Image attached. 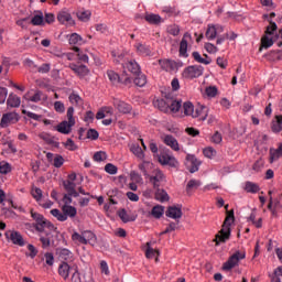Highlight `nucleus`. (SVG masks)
<instances>
[{
    "label": "nucleus",
    "instance_id": "20",
    "mask_svg": "<svg viewBox=\"0 0 282 282\" xmlns=\"http://www.w3.org/2000/svg\"><path fill=\"white\" fill-rule=\"evenodd\" d=\"M117 215L123 224H129V221H135L138 219L137 215L127 213L124 208L118 210Z\"/></svg>",
    "mask_w": 282,
    "mask_h": 282
},
{
    "label": "nucleus",
    "instance_id": "30",
    "mask_svg": "<svg viewBox=\"0 0 282 282\" xmlns=\"http://www.w3.org/2000/svg\"><path fill=\"white\" fill-rule=\"evenodd\" d=\"M199 186H202V181L195 178L189 180L186 185L187 195H193V191H197Z\"/></svg>",
    "mask_w": 282,
    "mask_h": 282
},
{
    "label": "nucleus",
    "instance_id": "40",
    "mask_svg": "<svg viewBox=\"0 0 282 282\" xmlns=\"http://www.w3.org/2000/svg\"><path fill=\"white\" fill-rule=\"evenodd\" d=\"M151 215L152 217H154V219H161V217L164 215V206L162 205L154 206L151 210Z\"/></svg>",
    "mask_w": 282,
    "mask_h": 282
},
{
    "label": "nucleus",
    "instance_id": "62",
    "mask_svg": "<svg viewBox=\"0 0 282 282\" xmlns=\"http://www.w3.org/2000/svg\"><path fill=\"white\" fill-rule=\"evenodd\" d=\"M270 25L267 26L265 34L272 35L274 32H276V22H273L272 20H269Z\"/></svg>",
    "mask_w": 282,
    "mask_h": 282
},
{
    "label": "nucleus",
    "instance_id": "47",
    "mask_svg": "<svg viewBox=\"0 0 282 282\" xmlns=\"http://www.w3.org/2000/svg\"><path fill=\"white\" fill-rule=\"evenodd\" d=\"M31 195H32L33 199L40 202L41 199H43V189H41L39 187H32Z\"/></svg>",
    "mask_w": 282,
    "mask_h": 282
},
{
    "label": "nucleus",
    "instance_id": "8",
    "mask_svg": "<svg viewBox=\"0 0 282 282\" xmlns=\"http://www.w3.org/2000/svg\"><path fill=\"white\" fill-rule=\"evenodd\" d=\"M112 105L119 113L127 115V113H131V111H133V107L130 104H128L127 101H122L118 98L113 99Z\"/></svg>",
    "mask_w": 282,
    "mask_h": 282
},
{
    "label": "nucleus",
    "instance_id": "43",
    "mask_svg": "<svg viewBox=\"0 0 282 282\" xmlns=\"http://www.w3.org/2000/svg\"><path fill=\"white\" fill-rule=\"evenodd\" d=\"M145 257L147 259H153V257H160V250L151 248V242H147Z\"/></svg>",
    "mask_w": 282,
    "mask_h": 282
},
{
    "label": "nucleus",
    "instance_id": "24",
    "mask_svg": "<svg viewBox=\"0 0 282 282\" xmlns=\"http://www.w3.org/2000/svg\"><path fill=\"white\" fill-rule=\"evenodd\" d=\"M56 254L63 261H72L74 259V253L69 251L67 248H58L56 249Z\"/></svg>",
    "mask_w": 282,
    "mask_h": 282
},
{
    "label": "nucleus",
    "instance_id": "61",
    "mask_svg": "<svg viewBox=\"0 0 282 282\" xmlns=\"http://www.w3.org/2000/svg\"><path fill=\"white\" fill-rule=\"evenodd\" d=\"M130 180L135 184H140L142 182V175L135 171L130 172Z\"/></svg>",
    "mask_w": 282,
    "mask_h": 282
},
{
    "label": "nucleus",
    "instance_id": "29",
    "mask_svg": "<svg viewBox=\"0 0 282 282\" xmlns=\"http://www.w3.org/2000/svg\"><path fill=\"white\" fill-rule=\"evenodd\" d=\"M164 144L171 147L173 151H180V143L177 142V139L171 134L165 135Z\"/></svg>",
    "mask_w": 282,
    "mask_h": 282
},
{
    "label": "nucleus",
    "instance_id": "6",
    "mask_svg": "<svg viewBox=\"0 0 282 282\" xmlns=\"http://www.w3.org/2000/svg\"><path fill=\"white\" fill-rule=\"evenodd\" d=\"M159 162L162 166H171V169H177L180 166L177 159L166 152H161L159 154Z\"/></svg>",
    "mask_w": 282,
    "mask_h": 282
},
{
    "label": "nucleus",
    "instance_id": "63",
    "mask_svg": "<svg viewBox=\"0 0 282 282\" xmlns=\"http://www.w3.org/2000/svg\"><path fill=\"white\" fill-rule=\"evenodd\" d=\"M99 135L100 134L98 133V130H96V129H89L87 131V139L88 140H98Z\"/></svg>",
    "mask_w": 282,
    "mask_h": 282
},
{
    "label": "nucleus",
    "instance_id": "39",
    "mask_svg": "<svg viewBox=\"0 0 282 282\" xmlns=\"http://www.w3.org/2000/svg\"><path fill=\"white\" fill-rule=\"evenodd\" d=\"M192 56H193L194 61H196V63H200L202 65H210V63H213V61L210 58L206 59V58L202 57V54H199V52H197V51H194L192 53Z\"/></svg>",
    "mask_w": 282,
    "mask_h": 282
},
{
    "label": "nucleus",
    "instance_id": "37",
    "mask_svg": "<svg viewBox=\"0 0 282 282\" xmlns=\"http://www.w3.org/2000/svg\"><path fill=\"white\" fill-rule=\"evenodd\" d=\"M275 122L272 123L271 129L273 133H281L282 131V115L275 116Z\"/></svg>",
    "mask_w": 282,
    "mask_h": 282
},
{
    "label": "nucleus",
    "instance_id": "55",
    "mask_svg": "<svg viewBox=\"0 0 282 282\" xmlns=\"http://www.w3.org/2000/svg\"><path fill=\"white\" fill-rule=\"evenodd\" d=\"M105 171L109 175H116L118 173V166H116L113 163H108L105 165Z\"/></svg>",
    "mask_w": 282,
    "mask_h": 282
},
{
    "label": "nucleus",
    "instance_id": "9",
    "mask_svg": "<svg viewBox=\"0 0 282 282\" xmlns=\"http://www.w3.org/2000/svg\"><path fill=\"white\" fill-rule=\"evenodd\" d=\"M186 160L187 171H189V173H197V171H199V166H202V161H199L197 156L193 154H187Z\"/></svg>",
    "mask_w": 282,
    "mask_h": 282
},
{
    "label": "nucleus",
    "instance_id": "33",
    "mask_svg": "<svg viewBox=\"0 0 282 282\" xmlns=\"http://www.w3.org/2000/svg\"><path fill=\"white\" fill-rule=\"evenodd\" d=\"M107 76L112 85H120L122 83V77L115 70H107Z\"/></svg>",
    "mask_w": 282,
    "mask_h": 282
},
{
    "label": "nucleus",
    "instance_id": "57",
    "mask_svg": "<svg viewBox=\"0 0 282 282\" xmlns=\"http://www.w3.org/2000/svg\"><path fill=\"white\" fill-rule=\"evenodd\" d=\"M218 91L217 86H209L205 89V94L208 96V98H215Z\"/></svg>",
    "mask_w": 282,
    "mask_h": 282
},
{
    "label": "nucleus",
    "instance_id": "35",
    "mask_svg": "<svg viewBox=\"0 0 282 282\" xmlns=\"http://www.w3.org/2000/svg\"><path fill=\"white\" fill-rule=\"evenodd\" d=\"M130 151L138 158L139 160H144V151L140 147V144H132Z\"/></svg>",
    "mask_w": 282,
    "mask_h": 282
},
{
    "label": "nucleus",
    "instance_id": "18",
    "mask_svg": "<svg viewBox=\"0 0 282 282\" xmlns=\"http://www.w3.org/2000/svg\"><path fill=\"white\" fill-rule=\"evenodd\" d=\"M186 39H191L189 33H185L181 43H180V56L183 58H188V41Z\"/></svg>",
    "mask_w": 282,
    "mask_h": 282
},
{
    "label": "nucleus",
    "instance_id": "48",
    "mask_svg": "<svg viewBox=\"0 0 282 282\" xmlns=\"http://www.w3.org/2000/svg\"><path fill=\"white\" fill-rule=\"evenodd\" d=\"M245 188H246L247 193H259V191H261L259 185L256 183H252V182H247Z\"/></svg>",
    "mask_w": 282,
    "mask_h": 282
},
{
    "label": "nucleus",
    "instance_id": "3",
    "mask_svg": "<svg viewBox=\"0 0 282 282\" xmlns=\"http://www.w3.org/2000/svg\"><path fill=\"white\" fill-rule=\"evenodd\" d=\"M242 259H246V251H236L223 264L221 270H224L225 272H230L232 268H237V265H239V262L242 261Z\"/></svg>",
    "mask_w": 282,
    "mask_h": 282
},
{
    "label": "nucleus",
    "instance_id": "23",
    "mask_svg": "<svg viewBox=\"0 0 282 282\" xmlns=\"http://www.w3.org/2000/svg\"><path fill=\"white\" fill-rule=\"evenodd\" d=\"M269 155L271 164L276 162V160H280V158H282V142L278 144V149L270 148Z\"/></svg>",
    "mask_w": 282,
    "mask_h": 282
},
{
    "label": "nucleus",
    "instance_id": "22",
    "mask_svg": "<svg viewBox=\"0 0 282 282\" xmlns=\"http://www.w3.org/2000/svg\"><path fill=\"white\" fill-rule=\"evenodd\" d=\"M159 65L165 72H173L177 68V63L173 59H159Z\"/></svg>",
    "mask_w": 282,
    "mask_h": 282
},
{
    "label": "nucleus",
    "instance_id": "51",
    "mask_svg": "<svg viewBox=\"0 0 282 282\" xmlns=\"http://www.w3.org/2000/svg\"><path fill=\"white\" fill-rule=\"evenodd\" d=\"M76 14L79 21L87 22L91 19V11H78Z\"/></svg>",
    "mask_w": 282,
    "mask_h": 282
},
{
    "label": "nucleus",
    "instance_id": "36",
    "mask_svg": "<svg viewBox=\"0 0 282 282\" xmlns=\"http://www.w3.org/2000/svg\"><path fill=\"white\" fill-rule=\"evenodd\" d=\"M180 109H182V100H172L169 104V112L171 111V113H177L180 112Z\"/></svg>",
    "mask_w": 282,
    "mask_h": 282
},
{
    "label": "nucleus",
    "instance_id": "54",
    "mask_svg": "<svg viewBox=\"0 0 282 282\" xmlns=\"http://www.w3.org/2000/svg\"><path fill=\"white\" fill-rule=\"evenodd\" d=\"M28 250L29 253H25V257H30V259H35L36 254H39V250L36 249V247H34V245H28Z\"/></svg>",
    "mask_w": 282,
    "mask_h": 282
},
{
    "label": "nucleus",
    "instance_id": "41",
    "mask_svg": "<svg viewBox=\"0 0 282 282\" xmlns=\"http://www.w3.org/2000/svg\"><path fill=\"white\" fill-rule=\"evenodd\" d=\"M82 234L84 235V239L86 241V246L87 243H96V234H94L91 230H84L82 231Z\"/></svg>",
    "mask_w": 282,
    "mask_h": 282
},
{
    "label": "nucleus",
    "instance_id": "28",
    "mask_svg": "<svg viewBox=\"0 0 282 282\" xmlns=\"http://www.w3.org/2000/svg\"><path fill=\"white\" fill-rule=\"evenodd\" d=\"M169 104H170L169 97H166V100L165 99H156L154 101V107H158V109L160 111H162L163 113H169Z\"/></svg>",
    "mask_w": 282,
    "mask_h": 282
},
{
    "label": "nucleus",
    "instance_id": "50",
    "mask_svg": "<svg viewBox=\"0 0 282 282\" xmlns=\"http://www.w3.org/2000/svg\"><path fill=\"white\" fill-rule=\"evenodd\" d=\"M111 56L115 57L113 63H116L117 65H122V63H127L124 59V53L117 54L116 51H112Z\"/></svg>",
    "mask_w": 282,
    "mask_h": 282
},
{
    "label": "nucleus",
    "instance_id": "31",
    "mask_svg": "<svg viewBox=\"0 0 282 282\" xmlns=\"http://www.w3.org/2000/svg\"><path fill=\"white\" fill-rule=\"evenodd\" d=\"M144 19L150 25H160L162 23V17L160 14L147 13Z\"/></svg>",
    "mask_w": 282,
    "mask_h": 282
},
{
    "label": "nucleus",
    "instance_id": "21",
    "mask_svg": "<svg viewBox=\"0 0 282 282\" xmlns=\"http://www.w3.org/2000/svg\"><path fill=\"white\" fill-rule=\"evenodd\" d=\"M74 126L75 123L69 121H62L56 126V131H58V133H63L64 135H69V133H72V127Z\"/></svg>",
    "mask_w": 282,
    "mask_h": 282
},
{
    "label": "nucleus",
    "instance_id": "32",
    "mask_svg": "<svg viewBox=\"0 0 282 282\" xmlns=\"http://www.w3.org/2000/svg\"><path fill=\"white\" fill-rule=\"evenodd\" d=\"M154 197L158 202L164 203V202H169L170 197H169V193H166V191L162 189V188H156V192L154 194Z\"/></svg>",
    "mask_w": 282,
    "mask_h": 282
},
{
    "label": "nucleus",
    "instance_id": "15",
    "mask_svg": "<svg viewBox=\"0 0 282 282\" xmlns=\"http://www.w3.org/2000/svg\"><path fill=\"white\" fill-rule=\"evenodd\" d=\"M217 30L224 32V26H216L215 24H209L207 26L205 36L208 41H215L217 39Z\"/></svg>",
    "mask_w": 282,
    "mask_h": 282
},
{
    "label": "nucleus",
    "instance_id": "52",
    "mask_svg": "<svg viewBox=\"0 0 282 282\" xmlns=\"http://www.w3.org/2000/svg\"><path fill=\"white\" fill-rule=\"evenodd\" d=\"M80 41H83V37L78 33H72L68 39L69 45H78Z\"/></svg>",
    "mask_w": 282,
    "mask_h": 282
},
{
    "label": "nucleus",
    "instance_id": "25",
    "mask_svg": "<svg viewBox=\"0 0 282 282\" xmlns=\"http://www.w3.org/2000/svg\"><path fill=\"white\" fill-rule=\"evenodd\" d=\"M69 272H72V268L67 262H62L58 267V274L64 279V281H67L69 279Z\"/></svg>",
    "mask_w": 282,
    "mask_h": 282
},
{
    "label": "nucleus",
    "instance_id": "53",
    "mask_svg": "<svg viewBox=\"0 0 282 282\" xmlns=\"http://www.w3.org/2000/svg\"><path fill=\"white\" fill-rule=\"evenodd\" d=\"M178 225L180 224L171 221L169 226L165 228V230L160 234V237H162V235H169V232H174V230H177Z\"/></svg>",
    "mask_w": 282,
    "mask_h": 282
},
{
    "label": "nucleus",
    "instance_id": "45",
    "mask_svg": "<svg viewBox=\"0 0 282 282\" xmlns=\"http://www.w3.org/2000/svg\"><path fill=\"white\" fill-rule=\"evenodd\" d=\"M12 172V165L10 163L2 161L0 162V173L1 175H8V173Z\"/></svg>",
    "mask_w": 282,
    "mask_h": 282
},
{
    "label": "nucleus",
    "instance_id": "13",
    "mask_svg": "<svg viewBox=\"0 0 282 282\" xmlns=\"http://www.w3.org/2000/svg\"><path fill=\"white\" fill-rule=\"evenodd\" d=\"M34 228L37 232H45V228H54V224L47 221L45 216H42L37 220H35Z\"/></svg>",
    "mask_w": 282,
    "mask_h": 282
},
{
    "label": "nucleus",
    "instance_id": "19",
    "mask_svg": "<svg viewBox=\"0 0 282 282\" xmlns=\"http://www.w3.org/2000/svg\"><path fill=\"white\" fill-rule=\"evenodd\" d=\"M192 118H198V120L204 121L208 118V108L206 106H198L194 110Z\"/></svg>",
    "mask_w": 282,
    "mask_h": 282
},
{
    "label": "nucleus",
    "instance_id": "60",
    "mask_svg": "<svg viewBox=\"0 0 282 282\" xmlns=\"http://www.w3.org/2000/svg\"><path fill=\"white\" fill-rule=\"evenodd\" d=\"M162 12L167 14V17H175V14H177V9L175 7H164Z\"/></svg>",
    "mask_w": 282,
    "mask_h": 282
},
{
    "label": "nucleus",
    "instance_id": "17",
    "mask_svg": "<svg viewBox=\"0 0 282 282\" xmlns=\"http://www.w3.org/2000/svg\"><path fill=\"white\" fill-rule=\"evenodd\" d=\"M69 68L80 78H85V76H89V68L86 65H76L70 64Z\"/></svg>",
    "mask_w": 282,
    "mask_h": 282
},
{
    "label": "nucleus",
    "instance_id": "58",
    "mask_svg": "<svg viewBox=\"0 0 282 282\" xmlns=\"http://www.w3.org/2000/svg\"><path fill=\"white\" fill-rule=\"evenodd\" d=\"M63 144H64L65 149H68V151H77L78 150V145H76V143L72 139H67V141L64 142Z\"/></svg>",
    "mask_w": 282,
    "mask_h": 282
},
{
    "label": "nucleus",
    "instance_id": "1",
    "mask_svg": "<svg viewBox=\"0 0 282 282\" xmlns=\"http://www.w3.org/2000/svg\"><path fill=\"white\" fill-rule=\"evenodd\" d=\"M230 219L231 221H235V209L227 212V217L225 218L223 228L214 239L216 246H219V243H226L228 239H230Z\"/></svg>",
    "mask_w": 282,
    "mask_h": 282
},
{
    "label": "nucleus",
    "instance_id": "44",
    "mask_svg": "<svg viewBox=\"0 0 282 282\" xmlns=\"http://www.w3.org/2000/svg\"><path fill=\"white\" fill-rule=\"evenodd\" d=\"M183 111H184L185 116H192L193 117V113L195 111V106L191 101H185L183 104Z\"/></svg>",
    "mask_w": 282,
    "mask_h": 282
},
{
    "label": "nucleus",
    "instance_id": "14",
    "mask_svg": "<svg viewBox=\"0 0 282 282\" xmlns=\"http://www.w3.org/2000/svg\"><path fill=\"white\" fill-rule=\"evenodd\" d=\"M123 69H128L133 76L140 74L142 70L140 68V64L134 59L128 61L127 63H122Z\"/></svg>",
    "mask_w": 282,
    "mask_h": 282
},
{
    "label": "nucleus",
    "instance_id": "42",
    "mask_svg": "<svg viewBox=\"0 0 282 282\" xmlns=\"http://www.w3.org/2000/svg\"><path fill=\"white\" fill-rule=\"evenodd\" d=\"M72 241H74V243H82L83 246H87V241L85 240L83 232L78 234V231H74L72 235Z\"/></svg>",
    "mask_w": 282,
    "mask_h": 282
},
{
    "label": "nucleus",
    "instance_id": "38",
    "mask_svg": "<svg viewBox=\"0 0 282 282\" xmlns=\"http://www.w3.org/2000/svg\"><path fill=\"white\" fill-rule=\"evenodd\" d=\"M137 52L140 56H151V48L142 43L137 44Z\"/></svg>",
    "mask_w": 282,
    "mask_h": 282
},
{
    "label": "nucleus",
    "instance_id": "11",
    "mask_svg": "<svg viewBox=\"0 0 282 282\" xmlns=\"http://www.w3.org/2000/svg\"><path fill=\"white\" fill-rule=\"evenodd\" d=\"M6 237L7 239H10V241L14 246H20V248H23V246H25V240L23 239V236L19 231H7Z\"/></svg>",
    "mask_w": 282,
    "mask_h": 282
},
{
    "label": "nucleus",
    "instance_id": "2",
    "mask_svg": "<svg viewBox=\"0 0 282 282\" xmlns=\"http://www.w3.org/2000/svg\"><path fill=\"white\" fill-rule=\"evenodd\" d=\"M51 215L57 219V221H67V218L74 219L76 215H78V210L76 207L72 205H63L62 210L59 209H52Z\"/></svg>",
    "mask_w": 282,
    "mask_h": 282
},
{
    "label": "nucleus",
    "instance_id": "59",
    "mask_svg": "<svg viewBox=\"0 0 282 282\" xmlns=\"http://www.w3.org/2000/svg\"><path fill=\"white\" fill-rule=\"evenodd\" d=\"M63 186L68 194L76 189V183H73L72 181H63Z\"/></svg>",
    "mask_w": 282,
    "mask_h": 282
},
{
    "label": "nucleus",
    "instance_id": "12",
    "mask_svg": "<svg viewBox=\"0 0 282 282\" xmlns=\"http://www.w3.org/2000/svg\"><path fill=\"white\" fill-rule=\"evenodd\" d=\"M57 21L62 23V25H66V26L76 25V22L72 18V14L67 11H59L57 13Z\"/></svg>",
    "mask_w": 282,
    "mask_h": 282
},
{
    "label": "nucleus",
    "instance_id": "34",
    "mask_svg": "<svg viewBox=\"0 0 282 282\" xmlns=\"http://www.w3.org/2000/svg\"><path fill=\"white\" fill-rule=\"evenodd\" d=\"M134 76L133 83L137 87H144L147 85V75L142 74V72Z\"/></svg>",
    "mask_w": 282,
    "mask_h": 282
},
{
    "label": "nucleus",
    "instance_id": "46",
    "mask_svg": "<svg viewBox=\"0 0 282 282\" xmlns=\"http://www.w3.org/2000/svg\"><path fill=\"white\" fill-rule=\"evenodd\" d=\"M274 45V40L268 37V35H264L261 39V47H260V52L262 50V47H264L265 50H268V47H272Z\"/></svg>",
    "mask_w": 282,
    "mask_h": 282
},
{
    "label": "nucleus",
    "instance_id": "10",
    "mask_svg": "<svg viewBox=\"0 0 282 282\" xmlns=\"http://www.w3.org/2000/svg\"><path fill=\"white\" fill-rule=\"evenodd\" d=\"M162 182H166L164 172L161 170H155L153 175L150 176V183L152 184L153 188H160V186H162Z\"/></svg>",
    "mask_w": 282,
    "mask_h": 282
},
{
    "label": "nucleus",
    "instance_id": "64",
    "mask_svg": "<svg viewBox=\"0 0 282 282\" xmlns=\"http://www.w3.org/2000/svg\"><path fill=\"white\" fill-rule=\"evenodd\" d=\"M32 25H43V15H34L31 20Z\"/></svg>",
    "mask_w": 282,
    "mask_h": 282
},
{
    "label": "nucleus",
    "instance_id": "5",
    "mask_svg": "<svg viewBox=\"0 0 282 282\" xmlns=\"http://www.w3.org/2000/svg\"><path fill=\"white\" fill-rule=\"evenodd\" d=\"M21 120V117L18 112H7L2 115V118L0 120V127L1 129H6L10 127V124H17Z\"/></svg>",
    "mask_w": 282,
    "mask_h": 282
},
{
    "label": "nucleus",
    "instance_id": "4",
    "mask_svg": "<svg viewBox=\"0 0 282 282\" xmlns=\"http://www.w3.org/2000/svg\"><path fill=\"white\" fill-rule=\"evenodd\" d=\"M203 74L204 66L192 65L184 68L182 76L187 80H193V78H199V76H203Z\"/></svg>",
    "mask_w": 282,
    "mask_h": 282
},
{
    "label": "nucleus",
    "instance_id": "49",
    "mask_svg": "<svg viewBox=\"0 0 282 282\" xmlns=\"http://www.w3.org/2000/svg\"><path fill=\"white\" fill-rule=\"evenodd\" d=\"M281 276H282V265L274 269L273 275L271 276V282H281Z\"/></svg>",
    "mask_w": 282,
    "mask_h": 282
},
{
    "label": "nucleus",
    "instance_id": "56",
    "mask_svg": "<svg viewBox=\"0 0 282 282\" xmlns=\"http://www.w3.org/2000/svg\"><path fill=\"white\" fill-rule=\"evenodd\" d=\"M63 164H65V159L63 158V155L57 154L53 160V166H55V169H61Z\"/></svg>",
    "mask_w": 282,
    "mask_h": 282
},
{
    "label": "nucleus",
    "instance_id": "16",
    "mask_svg": "<svg viewBox=\"0 0 282 282\" xmlns=\"http://www.w3.org/2000/svg\"><path fill=\"white\" fill-rule=\"evenodd\" d=\"M23 98L28 102H41L42 100H47V96H45L41 90H36L33 96H30V93H26Z\"/></svg>",
    "mask_w": 282,
    "mask_h": 282
},
{
    "label": "nucleus",
    "instance_id": "7",
    "mask_svg": "<svg viewBox=\"0 0 282 282\" xmlns=\"http://www.w3.org/2000/svg\"><path fill=\"white\" fill-rule=\"evenodd\" d=\"M165 215L170 217V219H175V224H180V218L182 217V215H184L182 213V205L169 206Z\"/></svg>",
    "mask_w": 282,
    "mask_h": 282
},
{
    "label": "nucleus",
    "instance_id": "27",
    "mask_svg": "<svg viewBox=\"0 0 282 282\" xmlns=\"http://www.w3.org/2000/svg\"><path fill=\"white\" fill-rule=\"evenodd\" d=\"M7 106L11 109L21 107V97L11 93L7 99Z\"/></svg>",
    "mask_w": 282,
    "mask_h": 282
},
{
    "label": "nucleus",
    "instance_id": "26",
    "mask_svg": "<svg viewBox=\"0 0 282 282\" xmlns=\"http://www.w3.org/2000/svg\"><path fill=\"white\" fill-rule=\"evenodd\" d=\"M39 138L41 140H43L44 142H46V144H51L52 147H54L55 149H58L61 147V143L57 141H54V137H51L50 133L47 132H42L39 134Z\"/></svg>",
    "mask_w": 282,
    "mask_h": 282
}]
</instances>
